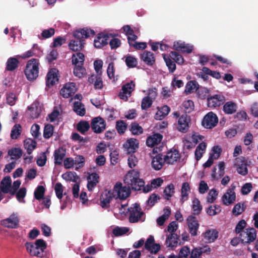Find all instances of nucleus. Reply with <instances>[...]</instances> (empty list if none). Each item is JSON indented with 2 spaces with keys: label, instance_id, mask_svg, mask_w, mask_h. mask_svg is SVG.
Here are the masks:
<instances>
[{
  "label": "nucleus",
  "instance_id": "nucleus-47",
  "mask_svg": "<svg viewBox=\"0 0 258 258\" xmlns=\"http://www.w3.org/2000/svg\"><path fill=\"white\" fill-rule=\"evenodd\" d=\"M62 178L67 181L76 182L79 177L75 172H67L62 175Z\"/></svg>",
  "mask_w": 258,
  "mask_h": 258
},
{
  "label": "nucleus",
  "instance_id": "nucleus-28",
  "mask_svg": "<svg viewBox=\"0 0 258 258\" xmlns=\"http://www.w3.org/2000/svg\"><path fill=\"white\" fill-rule=\"evenodd\" d=\"M12 180L9 176L4 177L1 182L0 189L4 194L10 192Z\"/></svg>",
  "mask_w": 258,
  "mask_h": 258
},
{
  "label": "nucleus",
  "instance_id": "nucleus-2",
  "mask_svg": "<svg viewBox=\"0 0 258 258\" xmlns=\"http://www.w3.org/2000/svg\"><path fill=\"white\" fill-rule=\"evenodd\" d=\"M139 177L140 173L138 170H131L124 177V183L133 190H140L144 186L145 182Z\"/></svg>",
  "mask_w": 258,
  "mask_h": 258
},
{
  "label": "nucleus",
  "instance_id": "nucleus-16",
  "mask_svg": "<svg viewBox=\"0 0 258 258\" xmlns=\"http://www.w3.org/2000/svg\"><path fill=\"white\" fill-rule=\"evenodd\" d=\"M234 165L237 167V171L239 174L244 176L248 173L247 164L244 157L241 156L236 158Z\"/></svg>",
  "mask_w": 258,
  "mask_h": 258
},
{
  "label": "nucleus",
  "instance_id": "nucleus-1",
  "mask_svg": "<svg viewBox=\"0 0 258 258\" xmlns=\"http://www.w3.org/2000/svg\"><path fill=\"white\" fill-rule=\"evenodd\" d=\"M95 35V31L88 28H84L74 31V38L70 41L68 45L70 49L74 52H79L84 47L85 39Z\"/></svg>",
  "mask_w": 258,
  "mask_h": 258
},
{
  "label": "nucleus",
  "instance_id": "nucleus-3",
  "mask_svg": "<svg viewBox=\"0 0 258 258\" xmlns=\"http://www.w3.org/2000/svg\"><path fill=\"white\" fill-rule=\"evenodd\" d=\"M27 251L33 256L42 257L47 247L46 242L42 239H37L34 243L27 242L25 244Z\"/></svg>",
  "mask_w": 258,
  "mask_h": 258
},
{
  "label": "nucleus",
  "instance_id": "nucleus-32",
  "mask_svg": "<svg viewBox=\"0 0 258 258\" xmlns=\"http://www.w3.org/2000/svg\"><path fill=\"white\" fill-rule=\"evenodd\" d=\"M37 143L34 140L27 139L24 141V146L27 150V154L30 155L36 148Z\"/></svg>",
  "mask_w": 258,
  "mask_h": 258
},
{
  "label": "nucleus",
  "instance_id": "nucleus-4",
  "mask_svg": "<svg viewBox=\"0 0 258 258\" xmlns=\"http://www.w3.org/2000/svg\"><path fill=\"white\" fill-rule=\"evenodd\" d=\"M39 65L38 60L36 58H32L27 61L24 73L28 80L33 81L38 77Z\"/></svg>",
  "mask_w": 258,
  "mask_h": 258
},
{
  "label": "nucleus",
  "instance_id": "nucleus-53",
  "mask_svg": "<svg viewBox=\"0 0 258 258\" xmlns=\"http://www.w3.org/2000/svg\"><path fill=\"white\" fill-rule=\"evenodd\" d=\"M54 127L52 124H47L45 125L43 131V137L45 139L50 138L53 135Z\"/></svg>",
  "mask_w": 258,
  "mask_h": 258
},
{
  "label": "nucleus",
  "instance_id": "nucleus-34",
  "mask_svg": "<svg viewBox=\"0 0 258 258\" xmlns=\"http://www.w3.org/2000/svg\"><path fill=\"white\" fill-rule=\"evenodd\" d=\"M237 104L232 101H228L223 106V111L226 114H232L236 111Z\"/></svg>",
  "mask_w": 258,
  "mask_h": 258
},
{
  "label": "nucleus",
  "instance_id": "nucleus-41",
  "mask_svg": "<svg viewBox=\"0 0 258 258\" xmlns=\"http://www.w3.org/2000/svg\"><path fill=\"white\" fill-rule=\"evenodd\" d=\"M74 111L79 115L83 116L86 113V110L83 103L80 102H75L73 105Z\"/></svg>",
  "mask_w": 258,
  "mask_h": 258
},
{
  "label": "nucleus",
  "instance_id": "nucleus-49",
  "mask_svg": "<svg viewBox=\"0 0 258 258\" xmlns=\"http://www.w3.org/2000/svg\"><path fill=\"white\" fill-rule=\"evenodd\" d=\"M21 125L20 124H15L11 133V138L12 139H17L21 135Z\"/></svg>",
  "mask_w": 258,
  "mask_h": 258
},
{
  "label": "nucleus",
  "instance_id": "nucleus-5",
  "mask_svg": "<svg viewBox=\"0 0 258 258\" xmlns=\"http://www.w3.org/2000/svg\"><path fill=\"white\" fill-rule=\"evenodd\" d=\"M131 187L127 186H122L120 182H117L114 185L113 192L115 195V199H119L121 200H125L131 194Z\"/></svg>",
  "mask_w": 258,
  "mask_h": 258
},
{
  "label": "nucleus",
  "instance_id": "nucleus-23",
  "mask_svg": "<svg viewBox=\"0 0 258 258\" xmlns=\"http://www.w3.org/2000/svg\"><path fill=\"white\" fill-rule=\"evenodd\" d=\"M173 49L178 51H180L182 52L189 53L192 52L193 46L188 44H186L184 42L176 41L174 42Z\"/></svg>",
  "mask_w": 258,
  "mask_h": 258
},
{
  "label": "nucleus",
  "instance_id": "nucleus-36",
  "mask_svg": "<svg viewBox=\"0 0 258 258\" xmlns=\"http://www.w3.org/2000/svg\"><path fill=\"white\" fill-rule=\"evenodd\" d=\"M19 60L17 58L11 57L8 58L7 61L6 70L9 71H13L18 67Z\"/></svg>",
  "mask_w": 258,
  "mask_h": 258
},
{
  "label": "nucleus",
  "instance_id": "nucleus-51",
  "mask_svg": "<svg viewBox=\"0 0 258 258\" xmlns=\"http://www.w3.org/2000/svg\"><path fill=\"white\" fill-rule=\"evenodd\" d=\"M163 58L169 69V72L171 73H173L176 68L175 62L172 61L169 56H166L165 54L164 55Z\"/></svg>",
  "mask_w": 258,
  "mask_h": 258
},
{
  "label": "nucleus",
  "instance_id": "nucleus-46",
  "mask_svg": "<svg viewBox=\"0 0 258 258\" xmlns=\"http://www.w3.org/2000/svg\"><path fill=\"white\" fill-rule=\"evenodd\" d=\"M125 62L127 67L129 68H134L138 65L137 59L131 55L125 56Z\"/></svg>",
  "mask_w": 258,
  "mask_h": 258
},
{
  "label": "nucleus",
  "instance_id": "nucleus-60",
  "mask_svg": "<svg viewBox=\"0 0 258 258\" xmlns=\"http://www.w3.org/2000/svg\"><path fill=\"white\" fill-rule=\"evenodd\" d=\"M54 190L57 198L61 200L63 196V186L61 183L57 182L55 184Z\"/></svg>",
  "mask_w": 258,
  "mask_h": 258
},
{
  "label": "nucleus",
  "instance_id": "nucleus-9",
  "mask_svg": "<svg viewBox=\"0 0 258 258\" xmlns=\"http://www.w3.org/2000/svg\"><path fill=\"white\" fill-rule=\"evenodd\" d=\"M90 126L94 133L100 134L103 132L105 129L106 122L103 118L98 116L92 119Z\"/></svg>",
  "mask_w": 258,
  "mask_h": 258
},
{
  "label": "nucleus",
  "instance_id": "nucleus-11",
  "mask_svg": "<svg viewBox=\"0 0 258 258\" xmlns=\"http://www.w3.org/2000/svg\"><path fill=\"white\" fill-rule=\"evenodd\" d=\"M20 220L17 213H13L10 217L2 221V224L9 228L16 229L19 227Z\"/></svg>",
  "mask_w": 258,
  "mask_h": 258
},
{
  "label": "nucleus",
  "instance_id": "nucleus-21",
  "mask_svg": "<svg viewBox=\"0 0 258 258\" xmlns=\"http://www.w3.org/2000/svg\"><path fill=\"white\" fill-rule=\"evenodd\" d=\"M66 155V150L60 147L56 149L53 154L54 163L55 165H61Z\"/></svg>",
  "mask_w": 258,
  "mask_h": 258
},
{
  "label": "nucleus",
  "instance_id": "nucleus-42",
  "mask_svg": "<svg viewBox=\"0 0 258 258\" xmlns=\"http://www.w3.org/2000/svg\"><path fill=\"white\" fill-rule=\"evenodd\" d=\"M191 208L193 210L192 214L194 215H198L201 213L203 209V207L201 205L200 201L198 198H196L192 200Z\"/></svg>",
  "mask_w": 258,
  "mask_h": 258
},
{
  "label": "nucleus",
  "instance_id": "nucleus-12",
  "mask_svg": "<svg viewBox=\"0 0 258 258\" xmlns=\"http://www.w3.org/2000/svg\"><path fill=\"white\" fill-rule=\"evenodd\" d=\"M135 84L132 81L123 85L122 87L121 92L119 94L120 99L127 100L128 98L131 96V93L135 90Z\"/></svg>",
  "mask_w": 258,
  "mask_h": 258
},
{
  "label": "nucleus",
  "instance_id": "nucleus-50",
  "mask_svg": "<svg viewBox=\"0 0 258 258\" xmlns=\"http://www.w3.org/2000/svg\"><path fill=\"white\" fill-rule=\"evenodd\" d=\"M116 129L120 135L123 134L127 128V124L122 120H119L116 122Z\"/></svg>",
  "mask_w": 258,
  "mask_h": 258
},
{
  "label": "nucleus",
  "instance_id": "nucleus-17",
  "mask_svg": "<svg viewBox=\"0 0 258 258\" xmlns=\"http://www.w3.org/2000/svg\"><path fill=\"white\" fill-rule=\"evenodd\" d=\"M58 82V71L55 68L51 69L46 77V85L48 87L53 86Z\"/></svg>",
  "mask_w": 258,
  "mask_h": 258
},
{
  "label": "nucleus",
  "instance_id": "nucleus-35",
  "mask_svg": "<svg viewBox=\"0 0 258 258\" xmlns=\"http://www.w3.org/2000/svg\"><path fill=\"white\" fill-rule=\"evenodd\" d=\"M179 237L177 234L175 233H171L170 235H168L166 240V243L168 244L167 247H176L179 240Z\"/></svg>",
  "mask_w": 258,
  "mask_h": 258
},
{
  "label": "nucleus",
  "instance_id": "nucleus-44",
  "mask_svg": "<svg viewBox=\"0 0 258 258\" xmlns=\"http://www.w3.org/2000/svg\"><path fill=\"white\" fill-rule=\"evenodd\" d=\"M129 130L134 135H139L143 133V128L137 122H133L129 126Z\"/></svg>",
  "mask_w": 258,
  "mask_h": 258
},
{
  "label": "nucleus",
  "instance_id": "nucleus-7",
  "mask_svg": "<svg viewBox=\"0 0 258 258\" xmlns=\"http://www.w3.org/2000/svg\"><path fill=\"white\" fill-rule=\"evenodd\" d=\"M218 122L217 115L213 112H208L202 120V125L208 129H211L216 126Z\"/></svg>",
  "mask_w": 258,
  "mask_h": 258
},
{
  "label": "nucleus",
  "instance_id": "nucleus-24",
  "mask_svg": "<svg viewBox=\"0 0 258 258\" xmlns=\"http://www.w3.org/2000/svg\"><path fill=\"white\" fill-rule=\"evenodd\" d=\"M165 161L168 164H173L180 158V154L176 149L171 150L164 156Z\"/></svg>",
  "mask_w": 258,
  "mask_h": 258
},
{
  "label": "nucleus",
  "instance_id": "nucleus-61",
  "mask_svg": "<svg viewBox=\"0 0 258 258\" xmlns=\"http://www.w3.org/2000/svg\"><path fill=\"white\" fill-rule=\"evenodd\" d=\"M30 110V116L32 118L35 119L39 117L41 113V109L40 107L36 106L35 107H28Z\"/></svg>",
  "mask_w": 258,
  "mask_h": 258
},
{
  "label": "nucleus",
  "instance_id": "nucleus-33",
  "mask_svg": "<svg viewBox=\"0 0 258 258\" xmlns=\"http://www.w3.org/2000/svg\"><path fill=\"white\" fill-rule=\"evenodd\" d=\"M85 60V55L83 53L78 52L74 53L72 56V64L75 66L78 65H83Z\"/></svg>",
  "mask_w": 258,
  "mask_h": 258
},
{
  "label": "nucleus",
  "instance_id": "nucleus-55",
  "mask_svg": "<svg viewBox=\"0 0 258 258\" xmlns=\"http://www.w3.org/2000/svg\"><path fill=\"white\" fill-rule=\"evenodd\" d=\"M83 66V65H78L75 67L74 74L75 76L81 78L86 74V70Z\"/></svg>",
  "mask_w": 258,
  "mask_h": 258
},
{
  "label": "nucleus",
  "instance_id": "nucleus-27",
  "mask_svg": "<svg viewBox=\"0 0 258 258\" xmlns=\"http://www.w3.org/2000/svg\"><path fill=\"white\" fill-rule=\"evenodd\" d=\"M99 176L96 173H92L87 178V188L89 191H91L99 182Z\"/></svg>",
  "mask_w": 258,
  "mask_h": 258
},
{
  "label": "nucleus",
  "instance_id": "nucleus-56",
  "mask_svg": "<svg viewBox=\"0 0 258 258\" xmlns=\"http://www.w3.org/2000/svg\"><path fill=\"white\" fill-rule=\"evenodd\" d=\"M182 105L184 108V111L186 113H189L194 109V102L191 100L184 101L182 104Z\"/></svg>",
  "mask_w": 258,
  "mask_h": 258
},
{
  "label": "nucleus",
  "instance_id": "nucleus-63",
  "mask_svg": "<svg viewBox=\"0 0 258 258\" xmlns=\"http://www.w3.org/2000/svg\"><path fill=\"white\" fill-rule=\"evenodd\" d=\"M128 231L127 228L116 227L113 229L112 233L115 236H119L125 234Z\"/></svg>",
  "mask_w": 258,
  "mask_h": 258
},
{
  "label": "nucleus",
  "instance_id": "nucleus-25",
  "mask_svg": "<svg viewBox=\"0 0 258 258\" xmlns=\"http://www.w3.org/2000/svg\"><path fill=\"white\" fill-rule=\"evenodd\" d=\"M165 162L166 161L164 157L163 158V155L158 154L152 158V166L155 170H159L162 168Z\"/></svg>",
  "mask_w": 258,
  "mask_h": 258
},
{
  "label": "nucleus",
  "instance_id": "nucleus-52",
  "mask_svg": "<svg viewBox=\"0 0 258 258\" xmlns=\"http://www.w3.org/2000/svg\"><path fill=\"white\" fill-rule=\"evenodd\" d=\"M45 188L42 185H39L34 191V197L37 200H41L43 198L45 193Z\"/></svg>",
  "mask_w": 258,
  "mask_h": 258
},
{
  "label": "nucleus",
  "instance_id": "nucleus-18",
  "mask_svg": "<svg viewBox=\"0 0 258 258\" xmlns=\"http://www.w3.org/2000/svg\"><path fill=\"white\" fill-rule=\"evenodd\" d=\"M190 117L186 114L182 115L178 120L177 129L182 133H186L189 128Z\"/></svg>",
  "mask_w": 258,
  "mask_h": 258
},
{
  "label": "nucleus",
  "instance_id": "nucleus-8",
  "mask_svg": "<svg viewBox=\"0 0 258 258\" xmlns=\"http://www.w3.org/2000/svg\"><path fill=\"white\" fill-rule=\"evenodd\" d=\"M239 236L242 243H250L256 238V231L254 228H247L242 232Z\"/></svg>",
  "mask_w": 258,
  "mask_h": 258
},
{
  "label": "nucleus",
  "instance_id": "nucleus-59",
  "mask_svg": "<svg viewBox=\"0 0 258 258\" xmlns=\"http://www.w3.org/2000/svg\"><path fill=\"white\" fill-rule=\"evenodd\" d=\"M55 34L54 28H50L48 29H44L42 31L41 36L43 39H47L53 36Z\"/></svg>",
  "mask_w": 258,
  "mask_h": 258
},
{
  "label": "nucleus",
  "instance_id": "nucleus-30",
  "mask_svg": "<svg viewBox=\"0 0 258 258\" xmlns=\"http://www.w3.org/2000/svg\"><path fill=\"white\" fill-rule=\"evenodd\" d=\"M204 239L207 243L214 241L218 236V232L214 229L207 230L204 233Z\"/></svg>",
  "mask_w": 258,
  "mask_h": 258
},
{
  "label": "nucleus",
  "instance_id": "nucleus-13",
  "mask_svg": "<svg viewBox=\"0 0 258 258\" xmlns=\"http://www.w3.org/2000/svg\"><path fill=\"white\" fill-rule=\"evenodd\" d=\"M115 198V195L111 190H105L100 197V206L104 209L109 207L110 203L112 199Z\"/></svg>",
  "mask_w": 258,
  "mask_h": 258
},
{
  "label": "nucleus",
  "instance_id": "nucleus-38",
  "mask_svg": "<svg viewBox=\"0 0 258 258\" xmlns=\"http://www.w3.org/2000/svg\"><path fill=\"white\" fill-rule=\"evenodd\" d=\"M91 127L87 121L81 120L77 124V130L82 135H85Z\"/></svg>",
  "mask_w": 258,
  "mask_h": 258
},
{
  "label": "nucleus",
  "instance_id": "nucleus-62",
  "mask_svg": "<svg viewBox=\"0 0 258 258\" xmlns=\"http://www.w3.org/2000/svg\"><path fill=\"white\" fill-rule=\"evenodd\" d=\"M246 225V222L244 220H241L238 222L237 224L235 229V232L236 234H240L244 230L243 229L245 228Z\"/></svg>",
  "mask_w": 258,
  "mask_h": 258
},
{
  "label": "nucleus",
  "instance_id": "nucleus-45",
  "mask_svg": "<svg viewBox=\"0 0 258 258\" xmlns=\"http://www.w3.org/2000/svg\"><path fill=\"white\" fill-rule=\"evenodd\" d=\"M175 187L173 183L168 185L164 190V198L166 200H169L175 192Z\"/></svg>",
  "mask_w": 258,
  "mask_h": 258
},
{
  "label": "nucleus",
  "instance_id": "nucleus-54",
  "mask_svg": "<svg viewBox=\"0 0 258 258\" xmlns=\"http://www.w3.org/2000/svg\"><path fill=\"white\" fill-rule=\"evenodd\" d=\"M170 57L177 64H181L184 62L183 57L176 51H171L170 53Z\"/></svg>",
  "mask_w": 258,
  "mask_h": 258
},
{
  "label": "nucleus",
  "instance_id": "nucleus-15",
  "mask_svg": "<svg viewBox=\"0 0 258 258\" xmlns=\"http://www.w3.org/2000/svg\"><path fill=\"white\" fill-rule=\"evenodd\" d=\"M235 186L231 185L228 189L222 198V202L224 205H229L234 203L236 200V194L234 191Z\"/></svg>",
  "mask_w": 258,
  "mask_h": 258
},
{
  "label": "nucleus",
  "instance_id": "nucleus-14",
  "mask_svg": "<svg viewBox=\"0 0 258 258\" xmlns=\"http://www.w3.org/2000/svg\"><path fill=\"white\" fill-rule=\"evenodd\" d=\"M77 91V88L76 84L73 82H70L67 83L61 89L60 91V94L65 98H68L73 95Z\"/></svg>",
  "mask_w": 258,
  "mask_h": 258
},
{
  "label": "nucleus",
  "instance_id": "nucleus-64",
  "mask_svg": "<svg viewBox=\"0 0 258 258\" xmlns=\"http://www.w3.org/2000/svg\"><path fill=\"white\" fill-rule=\"evenodd\" d=\"M218 194V193L216 189H212L210 190L207 198V202L209 203H213L216 199Z\"/></svg>",
  "mask_w": 258,
  "mask_h": 258
},
{
  "label": "nucleus",
  "instance_id": "nucleus-57",
  "mask_svg": "<svg viewBox=\"0 0 258 258\" xmlns=\"http://www.w3.org/2000/svg\"><path fill=\"white\" fill-rule=\"evenodd\" d=\"M160 199V197L157 194H152L148 198L146 202V204L150 207H153L157 203V201Z\"/></svg>",
  "mask_w": 258,
  "mask_h": 258
},
{
  "label": "nucleus",
  "instance_id": "nucleus-19",
  "mask_svg": "<svg viewBox=\"0 0 258 258\" xmlns=\"http://www.w3.org/2000/svg\"><path fill=\"white\" fill-rule=\"evenodd\" d=\"M186 221L189 233L193 236H196L199 227V222L197 218L193 215H190L187 217Z\"/></svg>",
  "mask_w": 258,
  "mask_h": 258
},
{
  "label": "nucleus",
  "instance_id": "nucleus-6",
  "mask_svg": "<svg viewBox=\"0 0 258 258\" xmlns=\"http://www.w3.org/2000/svg\"><path fill=\"white\" fill-rule=\"evenodd\" d=\"M130 214L128 220L131 223L138 222L144 214L139 204L135 203L128 209Z\"/></svg>",
  "mask_w": 258,
  "mask_h": 258
},
{
  "label": "nucleus",
  "instance_id": "nucleus-10",
  "mask_svg": "<svg viewBox=\"0 0 258 258\" xmlns=\"http://www.w3.org/2000/svg\"><path fill=\"white\" fill-rule=\"evenodd\" d=\"M225 101V98L222 94L211 95L207 101V106L210 108H216L222 105Z\"/></svg>",
  "mask_w": 258,
  "mask_h": 258
},
{
  "label": "nucleus",
  "instance_id": "nucleus-20",
  "mask_svg": "<svg viewBox=\"0 0 258 258\" xmlns=\"http://www.w3.org/2000/svg\"><path fill=\"white\" fill-rule=\"evenodd\" d=\"M140 57L141 60L149 66H153L155 62L156 58L154 54L149 51H144L140 54Z\"/></svg>",
  "mask_w": 258,
  "mask_h": 258
},
{
  "label": "nucleus",
  "instance_id": "nucleus-22",
  "mask_svg": "<svg viewBox=\"0 0 258 258\" xmlns=\"http://www.w3.org/2000/svg\"><path fill=\"white\" fill-rule=\"evenodd\" d=\"M109 36L102 33L98 34L94 40V45L96 48H100L108 44Z\"/></svg>",
  "mask_w": 258,
  "mask_h": 258
},
{
  "label": "nucleus",
  "instance_id": "nucleus-39",
  "mask_svg": "<svg viewBox=\"0 0 258 258\" xmlns=\"http://www.w3.org/2000/svg\"><path fill=\"white\" fill-rule=\"evenodd\" d=\"M170 108L167 105H164L158 110L155 115L156 119L161 120L169 113Z\"/></svg>",
  "mask_w": 258,
  "mask_h": 258
},
{
  "label": "nucleus",
  "instance_id": "nucleus-48",
  "mask_svg": "<svg viewBox=\"0 0 258 258\" xmlns=\"http://www.w3.org/2000/svg\"><path fill=\"white\" fill-rule=\"evenodd\" d=\"M246 209L244 203H238L236 204L232 209V214L235 216L241 214Z\"/></svg>",
  "mask_w": 258,
  "mask_h": 258
},
{
  "label": "nucleus",
  "instance_id": "nucleus-58",
  "mask_svg": "<svg viewBox=\"0 0 258 258\" xmlns=\"http://www.w3.org/2000/svg\"><path fill=\"white\" fill-rule=\"evenodd\" d=\"M152 100L150 98V97L146 96L144 97L142 101L141 107L143 110H147L150 108L152 104Z\"/></svg>",
  "mask_w": 258,
  "mask_h": 258
},
{
  "label": "nucleus",
  "instance_id": "nucleus-37",
  "mask_svg": "<svg viewBox=\"0 0 258 258\" xmlns=\"http://www.w3.org/2000/svg\"><path fill=\"white\" fill-rule=\"evenodd\" d=\"M23 154L22 150L20 148H13L9 150L8 152V156H11L12 160H17L21 157Z\"/></svg>",
  "mask_w": 258,
  "mask_h": 258
},
{
  "label": "nucleus",
  "instance_id": "nucleus-26",
  "mask_svg": "<svg viewBox=\"0 0 258 258\" xmlns=\"http://www.w3.org/2000/svg\"><path fill=\"white\" fill-rule=\"evenodd\" d=\"M163 136L159 134L156 133L153 134L152 136H149L147 138L146 140V145L148 147H154V146L159 144L162 141Z\"/></svg>",
  "mask_w": 258,
  "mask_h": 258
},
{
  "label": "nucleus",
  "instance_id": "nucleus-31",
  "mask_svg": "<svg viewBox=\"0 0 258 258\" xmlns=\"http://www.w3.org/2000/svg\"><path fill=\"white\" fill-rule=\"evenodd\" d=\"M190 190L189 184L187 182H184L182 183L181 189V199L180 202L183 204L187 201L188 197L189 192Z\"/></svg>",
  "mask_w": 258,
  "mask_h": 258
},
{
  "label": "nucleus",
  "instance_id": "nucleus-29",
  "mask_svg": "<svg viewBox=\"0 0 258 258\" xmlns=\"http://www.w3.org/2000/svg\"><path fill=\"white\" fill-rule=\"evenodd\" d=\"M124 146L126 148L128 153H135L137 148H139L138 141L134 138H131L127 140Z\"/></svg>",
  "mask_w": 258,
  "mask_h": 258
},
{
  "label": "nucleus",
  "instance_id": "nucleus-40",
  "mask_svg": "<svg viewBox=\"0 0 258 258\" xmlns=\"http://www.w3.org/2000/svg\"><path fill=\"white\" fill-rule=\"evenodd\" d=\"M199 84L196 81H188L185 86L184 93L186 94H190L197 90L199 88Z\"/></svg>",
  "mask_w": 258,
  "mask_h": 258
},
{
  "label": "nucleus",
  "instance_id": "nucleus-43",
  "mask_svg": "<svg viewBox=\"0 0 258 258\" xmlns=\"http://www.w3.org/2000/svg\"><path fill=\"white\" fill-rule=\"evenodd\" d=\"M211 93L209 89L207 88H201L197 91V95L201 100H208V98L211 96Z\"/></svg>",
  "mask_w": 258,
  "mask_h": 258
}]
</instances>
